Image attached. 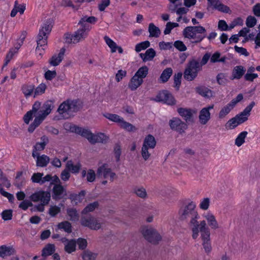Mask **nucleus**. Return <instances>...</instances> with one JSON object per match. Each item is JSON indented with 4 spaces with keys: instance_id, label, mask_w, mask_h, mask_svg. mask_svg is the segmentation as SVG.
<instances>
[{
    "instance_id": "09e8293b",
    "label": "nucleus",
    "mask_w": 260,
    "mask_h": 260,
    "mask_svg": "<svg viewBox=\"0 0 260 260\" xmlns=\"http://www.w3.org/2000/svg\"><path fill=\"white\" fill-rule=\"evenodd\" d=\"M97 254L89 250H85L82 254V258L83 260H95Z\"/></svg>"
},
{
    "instance_id": "f3484780",
    "label": "nucleus",
    "mask_w": 260,
    "mask_h": 260,
    "mask_svg": "<svg viewBox=\"0 0 260 260\" xmlns=\"http://www.w3.org/2000/svg\"><path fill=\"white\" fill-rule=\"evenodd\" d=\"M66 49L64 48H62L59 51V53L56 55H54L51 58L49 63L53 66H58L63 58Z\"/></svg>"
},
{
    "instance_id": "c85d7f7f",
    "label": "nucleus",
    "mask_w": 260,
    "mask_h": 260,
    "mask_svg": "<svg viewBox=\"0 0 260 260\" xmlns=\"http://www.w3.org/2000/svg\"><path fill=\"white\" fill-rule=\"evenodd\" d=\"M108 139V137L104 133H99L98 135L93 134L92 140L91 144H94L96 143H106Z\"/></svg>"
},
{
    "instance_id": "6ab92c4d",
    "label": "nucleus",
    "mask_w": 260,
    "mask_h": 260,
    "mask_svg": "<svg viewBox=\"0 0 260 260\" xmlns=\"http://www.w3.org/2000/svg\"><path fill=\"white\" fill-rule=\"evenodd\" d=\"M246 70L242 66H237L234 67L232 72V75L231 78L232 80L240 79L245 74Z\"/></svg>"
},
{
    "instance_id": "f03ea898",
    "label": "nucleus",
    "mask_w": 260,
    "mask_h": 260,
    "mask_svg": "<svg viewBox=\"0 0 260 260\" xmlns=\"http://www.w3.org/2000/svg\"><path fill=\"white\" fill-rule=\"evenodd\" d=\"M211 57L209 53H206L203 57L201 61H198L192 59L187 64L184 70V78L188 81L193 80L198 76V74L202 69V66L205 65Z\"/></svg>"
},
{
    "instance_id": "412c9836",
    "label": "nucleus",
    "mask_w": 260,
    "mask_h": 260,
    "mask_svg": "<svg viewBox=\"0 0 260 260\" xmlns=\"http://www.w3.org/2000/svg\"><path fill=\"white\" fill-rule=\"evenodd\" d=\"M143 82V80L134 76L131 78L128 86L132 91L136 90Z\"/></svg>"
},
{
    "instance_id": "423d86ee",
    "label": "nucleus",
    "mask_w": 260,
    "mask_h": 260,
    "mask_svg": "<svg viewBox=\"0 0 260 260\" xmlns=\"http://www.w3.org/2000/svg\"><path fill=\"white\" fill-rule=\"evenodd\" d=\"M53 23V22L52 19H48L43 23L37 37L36 50L38 49L39 46H44L47 45L48 35L52 30Z\"/></svg>"
},
{
    "instance_id": "864d4df0",
    "label": "nucleus",
    "mask_w": 260,
    "mask_h": 260,
    "mask_svg": "<svg viewBox=\"0 0 260 260\" xmlns=\"http://www.w3.org/2000/svg\"><path fill=\"white\" fill-rule=\"evenodd\" d=\"M46 89V85L44 83L40 84L35 90L34 95L35 97L38 95H41L44 93Z\"/></svg>"
},
{
    "instance_id": "ea45409f",
    "label": "nucleus",
    "mask_w": 260,
    "mask_h": 260,
    "mask_svg": "<svg viewBox=\"0 0 260 260\" xmlns=\"http://www.w3.org/2000/svg\"><path fill=\"white\" fill-rule=\"evenodd\" d=\"M234 107L229 103L223 107L219 113V118H223L227 115Z\"/></svg>"
},
{
    "instance_id": "0e129e2a",
    "label": "nucleus",
    "mask_w": 260,
    "mask_h": 260,
    "mask_svg": "<svg viewBox=\"0 0 260 260\" xmlns=\"http://www.w3.org/2000/svg\"><path fill=\"white\" fill-rule=\"evenodd\" d=\"M60 212V208L57 206H51L49 210V214L52 217L55 216Z\"/></svg>"
},
{
    "instance_id": "052dcab7",
    "label": "nucleus",
    "mask_w": 260,
    "mask_h": 260,
    "mask_svg": "<svg viewBox=\"0 0 260 260\" xmlns=\"http://www.w3.org/2000/svg\"><path fill=\"white\" fill-rule=\"evenodd\" d=\"M114 152L116 158V161L118 162L120 160V157L121 154V148L119 144H116L115 145Z\"/></svg>"
},
{
    "instance_id": "393cba45",
    "label": "nucleus",
    "mask_w": 260,
    "mask_h": 260,
    "mask_svg": "<svg viewBox=\"0 0 260 260\" xmlns=\"http://www.w3.org/2000/svg\"><path fill=\"white\" fill-rule=\"evenodd\" d=\"M204 217L207 220L209 226H210L212 229L215 230L218 228V222L215 216L212 213H208Z\"/></svg>"
},
{
    "instance_id": "ddd939ff",
    "label": "nucleus",
    "mask_w": 260,
    "mask_h": 260,
    "mask_svg": "<svg viewBox=\"0 0 260 260\" xmlns=\"http://www.w3.org/2000/svg\"><path fill=\"white\" fill-rule=\"evenodd\" d=\"M177 112L186 124L193 122V114L196 113L195 110L190 108H178Z\"/></svg>"
},
{
    "instance_id": "680f3d73",
    "label": "nucleus",
    "mask_w": 260,
    "mask_h": 260,
    "mask_svg": "<svg viewBox=\"0 0 260 260\" xmlns=\"http://www.w3.org/2000/svg\"><path fill=\"white\" fill-rule=\"evenodd\" d=\"M210 204V199L208 198H204L200 204V208L204 210L208 209Z\"/></svg>"
},
{
    "instance_id": "7ed1b4c3",
    "label": "nucleus",
    "mask_w": 260,
    "mask_h": 260,
    "mask_svg": "<svg viewBox=\"0 0 260 260\" xmlns=\"http://www.w3.org/2000/svg\"><path fill=\"white\" fill-rule=\"evenodd\" d=\"M183 35L185 38L194 40L192 43L197 44L206 37V30L201 25L187 26L183 30Z\"/></svg>"
},
{
    "instance_id": "8fccbe9b",
    "label": "nucleus",
    "mask_w": 260,
    "mask_h": 260,
    "mask_svg": "<svg viewBox=\"0 0 260 260\" xmlns=\"http://www.w3.org/2000/svg\"><path fill=\"white\" fill-rule=\"evenodd\" d=\"M104 39L106 42V44L111 48L112 52H115L116 51L117 45L116 44L111 40L109 37L106 36L104 37Z\"/></svg>"
},
{
    "instance_id": "f704fd0d",
    "label": "nucleus",
    "mask_w": 260,
    "mask_h": 260,
    "mask_svg": "<svg viewBox=\"0 0 260 260\" xmlns=\"http://www.w3.org/2000/svg\"><path fill=\"white\" fill-rule=\"evenodd\" d=\"M50 158L47 155L43 154L41 156H38L37 159V166L45 167L49 163Z\"/></svg>"
},
{
    "instance_id": "603ef678",
    "label": "nucleus",
    "mask_w": 260,
    "mask_h": 260,
    "mask_svg": "<svg viewBox=\"0 0 260 260\" xmlns=\"http://www.w3.org/2000/svg\"><path fill=\"white\" fill-rule=\"evenodd\" d=\"M182 76V73L181 72H178L177 74H175L174 76V87L176 88L177 90L179 89L181 83V78Z\"/></svg>"
},
{
    "instance_id": "69168bd1",
    "label": "nucleus",
    "mask_w": 260,
    "mask_h": 260,
    "mask_svg": "<svg viewBox=\"0 0 260 260\" xmlns=\"http://www.w3.org/2000/svg\"><path fill=\"white\" fill-rule=\"evenodd\" d=\"M34 116L36 117L37 116L36 114L30 111L27 112L23 117L24 122L28 124L29 123V121L32 120Z\"/></svg>"
},
{
    "instance_id": "473e14b6",
    "label": "nucleus",
    "mask_w": 260,
    "mask_h": 260,
    "mask_svg": "<svg viewBox=\"0 0 260 260\" xmlns=\"http://www.w3.org/2000/svg\"><path fill=\"white\" fill-rule=\"evenodd\" d=\"M57 228L59 230H63L65 232L70 234L72 232L71 223L68 221H64L57 224Z\"/></svg>"
},
{
    "instance_id": "bf43d9fd",
    "label": "nucleus",
    "mask_w": 260,
    "mask_h": 260,
    "mask_svg": "<svg viewBox=\"0 0 260 260\" xmlns=\"http://www.w3.org/2000/svg\"><path fill=\"white\" fill-rule=\"evenodd\" d=\"M33 206L32 203L31 201L25 200H23L19 205V208L22 209L23 210H26L29 207H32Z\"/></svg>"
},
{
    "instance_id": "20e7f679",
    "label": "nucleus",
    "mask_w": 260,
    "mask_h": 260,
    "mask_svg": "<svg viewBox=\"0 0 260 260\" xmlns=\"http://www.w3.org/2000/svg\"><path fill=\"white\" fill-rule=\"evenodd\" d=\"M255 105L254 101L251 102L240 113L236 115L234 117L230 119L226 123L225 127L227 129H232L236 127L248 120L250 115V112Z\"/></svg>"
},
{
    "instance_id": "bb28decb",
    "label": "nucleus",
    "mask_w": 260,
    "mask_h": 260,
    "mask_svg": "<svg viewBox=\"0 0 260 260\" xmlns=\"http://www.w3.org/2000/svg\"><path fill=\"white\" fill-rule=\"evenodd\" d=\"M55 251V245L53 244H47L42 250V256L46 257L52 255Z\"/></svg>"
},
{
    "instance_id": "774afa93",
    "label": "nucleus",
    "mask_w": 260,
    "mask_h": 260,
    "mask_svg": "<svg viewBox=\"0 0 260 260\" xmlns=\"http://www.w3.org/2000/svg\"><path fill=\"white\" fill-rule=\"evenodd\" d=\"M95 173L93 170L89 169L87 171L86 180L88 182H92L95 180Z\"/></svg>"
},
{
    "instance_id": "f257e3e1",
    "label": "nucleus",
    "mask_w": 260,
    "mask_h": 260,
    "mask_svg": "<svg viewBox=\"0 0 260 260\" xmlns=\"http://www.w3.org/2000/svg\"><path fill=\"white\" fill-rule=\"evenodd\" d=\"M196 204L191 202L182 206L178 211L179 219L187 222L188 225L191 226L192 237L193 239H196L198 237L201 226V222L199 223L198 221L200 216L196 210Z\"/></svg>"
},
{
    "instance_id": "a211bd4d",
    "label": "nucleus",
    "mask_w": 260,
    "mask_h": 260,
    "mask_svg": "<svg viewBox=\"0 0 260 260\" xmlns=\"http://www.w3.org/2000/svg\"><path fill=\"white\" fill-rule=\"evenodd\" d=\"M16 250L13 247L3 245L0 246V257L5 258L15 253Z\"/></svg>"
},
{
    "instance_id": "4be33fe9",
    "label": "nucleus",
    "mask_w": 260,
    "mask_h": 260,
    "mask_svg": "<svg viewBox=\"0 0 260 260\" xmlns=\"http://www.w3.org/2000/svg\"><path fill=\"white\" fill-rule=\"evenodd\" d=\"M196 92L202 96L210 98L213 96V91L205 86H200L196 88Z\"/></svg>"
},
{
    "instance_id": "72a5a7b5",
    "label": "nucleus",
    "mask_w": 260,
    "mask_h": 260,
    "mask_svg": "<svg viewBox=\"0 0 260 260\" xmlns=\"http://www.w3.org/2000/svg\"><path fill=\"white\" fill-rule=\"evenodd\" d=\"M106 166L107 164H105L98 168L97 171V175L98 177L103 175L104 178H107L108 175H110L111 169L110 168H106Z\"/></svg>"
},
{
    "instance_id": "79ce46f5",
    "label": "nucleus",
    "mask_w": 260,
    "mask_h": 260,
    "mask_svg": "<svg viewBox=\"0 0 260 260\" xmlns=\"http://www.w3.org/2000/svg\"><path fill=\"white\" fill-rule=\"evenodd\" d=\"M104 116L106 118L109 119L110 120H111L112 121H113L115 122H117V123H121V122L122 121H123V118L121 117L120 116H119L117 114H111V113H106L105 114H104Z\"/></svg>"
},
{
    "instance_id": "c756f323",
    "label": "nucleus",
    "mask_w": 260,
    "mask_h": 260,
    "mask_svg": "<svg viewBox=\"0 0 260 260\" xmlns=\"http://www.w3.org/2000/svg\"><path fill=\"white\" fill-rule=\"evenodd\" d=\"M81 167V165L80 164L78 163L74 165L71 160L68 161L66 165V168L68 169L69 172H71L74 174L78 173Z\"/></svg>"
},
{
    "instance_id": "5701e85b",
    "label": "nucleus",
    "mask_w": 260,
    "mask_h": 260,
    "mask_svg": "<svg viewBox=\"0 0 260 260\" xmlns=\"http://www.w3.org/2000/svg\"><path fill=\"white\" fill-rule=\"evenodd\" d=\"M156 145V141L155 138L152 135L149 134L145 138L143 146H146L150 149H153Z\"/></svg>"
},
{
    "instance_id": "6e6552de",
    "label": "nucleus",
    "mask_w": 260,
    "mask_h": 260,
    "mask_svg": "<svg viewBox=\"0 0 260 260\" xmlns=\"http://www.w3.org/2000/svg\"><path fill=\"white\" fill-rule=\"evenodd\" d=\"M155 100L171 106L174 105L176 103V101L173 94L167 90L159 91L156 95Z\"/></svg>"
},
{
    "instance_id": "6e6d98bb",
    "label": "nucleus",
    "mask_w": 260,
    "mask_h": 260,
    "mask_svg": "<svg viewBox=\"0 0 260 260\" xmlns=\"http://www.w3.org/2000/svg\"><path fill=\"white\" fill-rule=\"evenodd\" d=\"M174 47L180 51H185L187 49V47L181 41H176L174 43Z\"/></svg>"
},
{
    "instance_id": "4c0bfd02",
    "label": "nucleus",
    "mask_w": 260,
    "mask_h": 260,
    "mask_svg": "<svg viewBox=\"0 0 260 260\" xmlns=\"http://www.w3.org/2000/svg\"><path fill=\"white\" fill-rule=\"evenodd\" d=\"M76 241L75 239H71L64 246V250L68 253H71L72 252L76 250Z\"/></svg>"
},
{
    "instance_id": "e2e57ef3",
    "label": "nucleus",
    "mask_w": 260,
    "mask_h": 260,
    "mask_svg": "<svg viewBox=\"0 0 260 260\" xmlns=\"http://www.w3.org/2000/svg\"><path fill=\"white\" fill-rule=\"evenodd\" d=\"M149 149V148L142 145L141 149V155L145 160H148L150 156V153L148 151Z\"/></svg>"
},
{
    "instance_id": "3c124183",
    "label": "nucleus",
    "mask_w": 260,
    "mask_h": 260,
    "mask_svg": "<svg viewBox=\"0 0 260 260\" xmlns=\"http://www.w3.org/2000/svg\"><path fill=\"white\" fill-rule=\"evenodd\" d=\"M2 219L5 221L11 220L13 216V210L12 209L5 210L1 213Z\"/></svg>"
},
{
    "instance_id": "49530a36",
    "label": "nucleus",
    "mask_w": 260,
    "mask_h": 260,
    "mask_svg": "<svg viewBox=\"0 0 260 260\" xmlns=\"http://www.w3.org/2000/svg\"><path fill=\"white\" fill-rule=\"evenodd\" d=\"M150 45V43L149 41H145L137 44L135 46V51L137 52H139L142 50H145L148 48Z\"/></svg>"
},
{
    "instance_id": "a878e982",
    "label": "nucleus",
    "mask_w": 260,
    "mask_h": 260,
    "mask_svg": "<svg viewBox=\"0 0 260 260\" xmlns=\"http://www.w3.org/2000/svg\"><path fill=\"white\" fill-rule=\"evenodd\" d=\"M76 134L85 138L91 143V140H92L93 134L90 130L79 126V129L77 131Z\"/></svg>"
},
{
    "instance_id": "aec40b11",
    "label": "nucleus",
    "mask_w": 260,
    "mask_h": 260,
    "mask_svg": "<svg viewBox=\"0 0 260 260\" xmlns=\"http://www.w3.org/2000/svg\"><path fill=\"white\" fill-rule=\"evenodd\" d=\"M156 55V52L153 48L147 49L145 53H140L139 56L143 62L152 60Z\"/></svg>"
},
{
    "instance_id": "5fc2aeb1",
    "label": "nucleus",
    "mask_w": 260,
    "mask_h": 260,
    "mask_svg": "<svg viewBox=\"0 0 260 260\" xmlns=\"http://www.w3.org/2000/svg\"><path fill=\"white\" fill-rule=\"evenodd\" d=\"M256 19L252 16H248L246 20V24L248 27L251 28L254 27L256 24Z\"/></svg>"
},
{
    "instance_id": "1a4fd4ad",
    "label": "nucleus",
    "mask_w": 260,
    "mask_h": 260,
    "mask_svg": "<svg viewBox=\"0 0 260 260\" xmlns=\"http://www.w3.org/2000/svg\"><path fill=\"white\" fill-rule=\"evenodd\" d=\"M142 234L147 241L153 244H157L161 239L160 235L152 228L143 229Z\"/></svg>"
},
{
    "instance_id": "37998d69",
    "label": "nucleus",
    "mask_w": 260,
    "mask_h": 260,
    "mask_svg": "<svg viewBox=\"0 0 260 260\" xmlns=\"http://www.w3.org/2000/svg\"><path fill=\"white\" fill-rule=\"evenodd\" d=\"M247 134L246 131H243L240 133L235 140V145L238 147L241 146L245 142V139Z\"/></svg>"
},
{
    "instance_id": "4468645a",
    "label": "nucleus",
    "mask_w": 260,
    "mask_h": 260,
    "mask_svg": "<svg viewBox=\"0 0 260 260\" xmlns=\"http://www.w3.org/2000/svg\"><path fill=\"white\" fill-rule=\"evenodd\" d=\"M66 189L60 184H54L52 189V199L55 201L66 199Z\"/></svg>"
},
{
    "instance_id": "7c9ffc66",
    "label": "nucleus",
    "mask_w": 260,
    "mask_h": 260,
    "mask_svg": "<svg viewBox=\"0 0 260 260\" xmlns=\"http://www.w3.org/2000/svg\"><path fill=\"white\" fill-rule=\"evenodd\" d=\"M71 112H76L82 108V103L79 100H69Z\"/></svg>"
},
{
    "instance_id": "9d476101",
    "label": "nucleus",
    "mask_w": 260,
    "mask_h": 260,
    "mask_svg": "<svg viewBox=\"0 0 260 260\" xmlns=\"http://www.w3.org/2000/svg\"><path fill=\"white\" fill-rule=\"evenodd\" d=\"M51 195L49 191L39 190L33 193L29 198L34 202H40L41 203L49 204Z\"/></svg>"
},
{
    "instance_id": "f8f14e48",
    "label": "nucleus",
    "mask_w": 260,
    "mask_h": 260,
    "mask_svg": "<svg viewBox=\"0 0 260 260\" xmlns=\"http://www.w3.org/2000/svg\"><path fill=\"white\" fill-rule=\"evenodd\" d=\"M81 224L84 226L93 230H98L101 228V223L96 218L91 216L88 217H82Z\"/></svg>"
},
{
    "instance_id": "e433bc0d",
    "label": "nucleus",
    "mask_w": 260,
    "mask_h": 260,
    "mask_svg": "<svg viewBox=\"0 0 260 260\" xmlns=\"http://www.w3.org/2000/svg\"><path fill=\"white\" fill-rule=\"evenodd\" d=\"M35 90V85L24 84L21 86V90L26 98L30 96Z\"/></svg>"
},
{
    "instance_id": "b1692460",
    "label": "nucleus",
    "mask_w": 260,
    "mask_h": 260,
    "mask_svg": "<svg viewBox=\"0 0 260 260\" xmlns=\"http://www.w3.org/2000/svg\"><path fill=\"white\" fill-rule=\"evenodd\" d=\"M86 31H87V29L84 28V27H82L81 28L78 29L73 34L74 41L78 43L82 39H84L87 36L86 32Z\"/></svg>"
},
{
    "instance_id": "0eeeda50",
    "label": "nucleus",
    "mask_w": 260,
    "mask_h": 260,
    "mask_svg": "<svg viewBox=\"0 0 260 260\" xmlns=\"http://www.w3.org/2000/svg\"><path fill=\"white\" fill-rule=\"evenodd\" d=\"M200 225L199 232L201 233V238L203 241L202 245L205 252L208 254L212 250L210 229L207 225L205 220L201 221Z\"/></svg>"
},
{
    "instance_id": "338daca9",
    "label": "nucleus",
    "mask_w": 260,
    "mask_h": 260,
    "mask_svg": "<svg viewBox=\"0 0 260 260\" xmlns=\"http://www.w3.org/2000/svg\"><path fill=\"white\" fill-rule=\"evenodd\" d=\"M216 80L219 85H225L226 82L225 76L223 73H219L216 76Z\"/></svg>"
},
{
    "instance_id": "dca6fc26",
    "label": "nucleus",
    "mask_w": 260,
    "mask_h": 260,
    "mask_svg": "<svg viewBox=\"0 0 260 260\" xmlns=\"http://www.w3.org/2000/svg\"><path fill=\"white\" fill-rule=\"evenodd\" d=\"M70 108L69 100H67L59 105L57 111L63 118L67 119L69 118V113L71 112Z\"/></svg>"
},
{
    "instance_id": "2eb2a0df",
    "label": "nucleus",
    "mask_w": 260,
    "mask_h": 260,
    "mask_svg": "<svg viewBox=\"0 0 260 260\" xmlns=\"http://www.w3.org/2000/svg\"><path fill=\"white\" fill-rule=\"evenodd\" d=\"M98 21V18L94 16H84L81 18L78 22V24L80 25L82 27H84V28L87 29L88 31L90 29V27L87 23L94 24Z\"/></svg>"
},
{
    "instance_id": "39448f33",
    "label": "nucleus",
    "mask_w": 260,
    "mask_h": 260,
    "mask_svg": "<svg viewBox=\"0 0 260 260\" xmlns=\"http://www.w3.org/2000/svg\"><path fill=\"white\" fill-rule=\"evenodd\" d=\"M54 108V102L53 101L48 100L45 102L42 109L39 111L38 115L36 116L33 122L29 126L28 131L31 133L35 129L43 122L45 117L48 115Z\"/></svg>"
},
{
    "instance_id": "13d9d810",
    "label": "nucleus",
    "mask_w": 260,
    "mask_h": 260,
    "mask_svg": "<svg viewBox=\"0 0 260 260\" xmlns=\"http://www.w3.org/2000/svg\"><path fill=\"white\" fill-rule=\"evenodd\" d=\"M64 128L67 131L76 134L77 131L79 129V126L71 123H68L64 124Z\"/></svg>"
},
{
    "instance_id": "a18cd8bd",
    "label": "nucleus",
    "mask_w": 260,
    "mask_h": 260,
    "mask_svg": "<svg viewBox=\"0 0 260 260\" xmlns=\"http://www.w3.org/2000/svg\"><path fill=\"white\" fill-rule=\"evenodd\" d=\"M44 174L42 173H35L32 174L31 177V180L33 183H37L40 185L43 184V176Z\"/></svg>"
},
{
    "instance_id": "58836bf2",
    "label": "nucleus",
    "mask_w": 260,
    "mask_h": 260,
    "mask_svg": "<svg viewBox=\"0 0 260 260\" xmlns=\"http://www.w3.org/2000/svg\"><path fill=\"white\" fill-rule=\"evenodd\" d=\"M148 74V68L146 66H143L140 68L135 73L136 77H138L143 80Z\"/></svg>"
},
{
    "instance_id": "cd10ccee",
    "label": "nucleus",
    "mask_w": 260,
    "mask_h": 260,
    "mask_svg": "<svg viewBox=\"0 0 260 260\" xmlns=\"http://www.w3.org/2000/svg\"><path fill=\"white\" fill-rule=\"evenodd\" d=\"M210 119V113L208 109H202L200 112L199 119L202 124H205Z\"/></svg>"
},
{
    "instance_id": "c9c22d12",
    "label": "nucleus",
    "mask_w": 260,
    "mask_h": 260,
    "mask_svg": "<svg viewBox=\"0 0 260 260\" xmlns=\"http://www.w3.org/2000/svg\"><path fill=\"white\" fill-rule=\"evenodd\" d=\"M173 73V70L171 68L165 69L162 72L160 76V79L162 83L167 82Z\"/></svg>"
},
{
    "instance_id": "9b49d317",
    "label": "nucleus",
    "mask_w": 260,
    "mask_h": 260,
    "mask_svg": "<svg viewBox=\"0 0 260 260\" xmlns=\"http://www.w3.org/2000/svg\"><path fill=\"white\" fill-rule=\"evenodd\" d=\"M169 125L171 129L176 131L180 134L184 133L187 128V124L178 117H173L170 120Z\"/></svg>"
},
{
    "instance_id": "a19ab883",
    "label": "nucleus",
    "mask_w": 260,
    "mask_h": 260,
    "mask_svg": "<svg viewBox=\"0 0 260 260\" xmlns=\"http://www.w3.org/2000/svg\"><path fill=\"white\" fill-rule=\"evenodd\" d=\"M67 214L70 217L71 221H76L79 219V214L75 208H68L67 210Z\"/></svg>"
},
{
    "instance_id": "2f4dec72",
    "label": "nucleus",
    "mask_w": 260,
    "mask_h": 260,
    "mask_svg": "<svg viewBox=\"0 0 260 260\" xmlns=\"http://www.w3.org/2000/svg\"><path fill=\"white\" fill-rule=\"evenodd\" d=\"M148 31L149 32L150 37L157 38L160 34V30L153 23L149 24L148 26Z\"/></svg>"
},
{
    "instance_id": "c03bdc74",
    "label": "nucleus",
    "mask_w": 260,
    "mask_h": 260,
    "mask_svg": "<svg viewBox=\"0 0 260 260\" xmlns=\"http://www.w3.org/2000/svg\"><path fill=\"white\" fill-rule=\"evenodd\" d=\"M99 205L98 202L95 201L87 205L82 211V214H86L88 212H92L98 208Z\"/></svg>"
},
{
    "instance_id": "de8ad7c7",
    "label": "nucleus",
    "mask_w": 260,
    "mask_h": 260,
    "mask_svg": "<svg viewBox=\"0 0 260 260\" xmlns=\"http://www.w3.org/2000/svg\"><path fill=\"white\" fill-rule=\"evenodd\" d=\"M120 126L128 132H134L137 129L135 126L131 123L124 121V119H123V121L121 122Z\"/></svg>"
},
{
    "instance_id": "4d7b16f0",
    "label": "nucleus",
    "mask_w": 260,
    "mask_h": 260,
    "mask_svg": "<svg viewBox=\"0 0 260 260\" xmlns=\"http://www.w3.org/2000/svg\"><path fill=\"white\" fill-rule=\"evenodd\" d=\"M78 244L79 249L81 250L85 249L87 245V242L86 239L79 238L76 241V244Z\"/></svg>"
}]
</instances>
